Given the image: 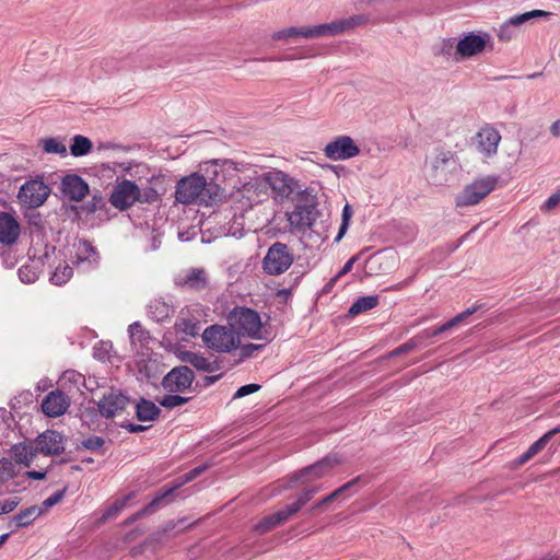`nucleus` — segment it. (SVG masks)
Listing matches in <instances>:
<instances>
[{
    "label": "nucleus",
    "instance_id": "c03bdc74",
    "mask_svg": "<svg viewBox=\"0 0 560 560\" xmlns=\"http://www.w3.org/2000/svg\"><path fill=\"white\" fill-rule=\"evenodd\" d=\"M190 398L191 396L167 395L160 400V404L166 408H175L186 404Z\"/></svg>",
    "mask_w": 560,
    "mask_h": 560
},
{
    "label": "nucleus",
    "instance_id": "3c124183",
    "mask_svg": "<svg viewBox=\"0 0 560 560\" xmlns=\"http://www.w3.org/2000/svg\"><path fill=\"white\" fill-rule=\"evenodd\" d=\"M65 493H66V489L55 492L54 494H51L50 497H48L47 499L44 500L40 508H43L44 512L47 511L48 509L58 504L63 499Z\"/></svg>",
    "mask_w": 560,
    "mask_h": 560
},
{
    "label": "nucleus",
    "instance_id": "2f4dec72",
    "mask_svg": "<svg viewBox=\"0 0 560 560\" xmlns=\"http://www.w3.org/2000/svg\"><path fill=\"white\" fill-rule=\"evenodd\" d=\"M128 331L131 345L135 347L139 346L141 349L148 348L151 341V337L149 332L142 328L139 322L131 324L128 328Z\"/></svg>",
    "mask_w": 560,
    "mask_h": 560
},
{
    "label": "nucleus",
    "instance_id": "f03ea898",
    "mask_svg": "<svg viewBox=\"0 0 560 560\" xmlns=\"http://www.w3.org/2000/svg\"><path fill=\"white\" fill-rule=\"evenodd\" d=\"M353 25L351 20L334 21L330 23L318 24L314 26H292L278 32L271 36L273 40H287L291 37L315 38L323 36H334L342 33Z\"/></svg>",
    "mask_w": 560,
    "mask_h": 560
},
{
    "label": "nucleus",
    "instance_id": "dca6fc26",
    "mask_svg": "<svg viewBox=\"0 0 560 560\" xmlns=\"http://www.w3.org/2000/svg\"><path fill=\"white\" fill-rule=\"evenodd\" d=\"M474 140L477 151L483 158H493L498 153L501 135L493 126L486 125L479 129Z\"/></svg>",
    "mask_w": 560,
    "mask_h": 560
},
{
    "label": "nucleus",
    "instance_id": "680f3d73",
    "mask_svg": "<svg viewBox=\"0 0 560 560\" xmlns=\"http://www.w3.org/2000/svg\"><path fill=\"white\" fill-rule=\"evenodd\" d=\"M395 260L394 255H378L370 259L371 264L378 262L380 267L383 265H386V267H389V264Z\"/></svg>",
    "mask_w": 560,
    "mask_h": 560
},
{
    "label": "nucleus",
    "instance_id": "4d7b16f0",
    "mask_svg": "<svg viewBox=\"0 0 560 560\" xmlns=\"http://www.w3.org/2000/svg\"><path fill=\"white\" fill-rule=\"evenodd\" d=\"M355 260H357V257H355V256L351 257V258H350V259L345 264V266L342 267V269H341V270L336 275V277H334V278L330 280L329 285H334L340 277H342V276H345L346 273L350 272V271H351V269H352V267H353V264L355 262Z\"/></svg>",
    "mask_w": 560,
    "mask_h": 560
},
{
    "label": "nucleus",
    "instance_id": "ea45409f",
    "mask_svg": "<svg viewBox=\"0 0 560 560\" xmlns=\"http://www.w3.org/2000/svg\"><path fill=\"white\" fill-rule=\"evenodd\" d=\"M177 328L186 337H195L199 334L200 330V327L197 322L187 318H182L177 323Z\"/></svg>",
    "mask_w": 560,
    "mask_h": 560
},
{
    "label": "nucleus",
    "instance_id": "a19ab883",
    "mask_svg": "<svg viewBox=\"0 0 560 560\" xmlns=\"http://www.w3.org/2000/svg\"><path fill=\"white\" fill-rule=\"evenodd\" d=\"M136 365L139 370L136 376L137 381L140 383H152V366H150L144 360L138 361Z\"/></svg>",
    "mask_w": 560,
    "mask_h": 560
},
{
    "label": "nucleus",
    "instance_id": "0e129e2a",
    "mask_svg": "<svg viewBox=\"0 0 560 560\" xmlns=\"http://www.w3.org/2000/svg\"><path fill=\"white\" fill-rule=\"evenodd\" d=\"M550 135L559 139L560 138V119L555 120L549 127Z\"/></svg>",
    "mask_w": 560,
    "mask_h": 560
},
{
    "label": "nucleus",
    "instance_id": "a18cd8bd",
    "mask_svg": "<svg viewBox=\"0 0 560 560\" xmlns=\"http://www.w3.org/2000/svg\"><path fill=\"white\" fill-rule=\"evenodd\" d=\"M351 217H352L351 207L349 205H346L342 210V222L340 224L338 235L336 236L337 242H339L346 234Z\"/></svg>",
    "mask_w": 560,
    "mask_h": 560
},
{
    "label": "nucleus",
    "instance_id": "473e14b6",
    "mask_svg": "<svg viewBox=\"0 0 560 560\" xmlns=\"http://www.w3.org/2000/svg\"><path fill=\"white\" fill-rule=\"evenodd\" d=\"M39 143L44 152L47 154H58L61 158H65L68 154L66 142L60 138H43L40 139Z\"/></svg>",
    "mask_w": 560,
    "mask_h": 560
},
{
    "label": "nucleus",
    "instance_id": "72a5a7b5",
    "mask_svg": "<svg viewBox=\"0 0 560 560\" xmlns=\"http://www.w3.org/2000/svg\"><path fill=\"white\" fill-rule=\"evenodd\" d=\"M44 513L43 508L37 505L30 506L27 509L21 510L14 517L18 527H25L32 524L37 517H39Z\"/></svg>",
    "mask_w": 560,
    "mask_h": 560
},
{
    "label": "nucleus",
    "instance_id": "39448f33",
    "mask_svg": "<svg viewBox=\"0 0 560 560\" xmlns=\"http://www.w3.org/2000/svg\"><path fill=\"white\" fill-rule=\"evenodd\" d=\"M229 324L236 335L253 339L261 338V319L257 312L247 307H236L229 315Z\"/></svg>",
    "mask_w": 560,
    "mask_h": 560
},
{
    "label": "nucleus",
    "instance_id": "6e6d98bb",
    "mask_svg": "<svg viewBox=\"0 0 560 560\" xmlns=\"http://www.w3.org/2000/svg\"><path fill=\"white\" fill-rule=\"evenodd\" d=\"M560 203V191H557L549 196V198L541 206V211L549 212Z\"/></svg>",
    "mask_w": 560,
    "mask_h": 560
},
{
    "label": "nucleus",
    "instance_id": "4be33fe9",
    "mask_svg": "<svg viewBox=\"0 0 560 560\" xmlns=\"http://www.w3.org/2000/svg\"><path fill=\"white\" fill-rule=\"evenodd\" d=\"M21 228L18 220L8 212H0V243L14 244L20 236Z\"/></svg>",
    "mask_w": 560,
    "mask_h": 560
},
{
    "label": "nucleus",
    "instance_id": "f3484780",
    "mask_svg": "<svg viewBox=\"0 0 560 560\" xmlns=\"http://www.w3.org/2000/svg\"><path fill=\"white\" fill-rule=\"evenodd\" d=\"M550 15L549 12L544 10H533L528 11L518 15H514L511 19H509L503 25H501L499 32H498V38L500 42H511L512 39L516 38L518 35L517 27L523 25L524 23L535 19V18H541V16H548Z\"/></svg>",
    "mask_w": 560,
    "mask_h": 560
},
{
    "label": "nucleus",
    "instance_id": "774afa93",
    "mask_svg": "<svg viewBox=\"0 0 560 560\" xmlns=\"http://www.w3.org/2000/svg\"><path fill=\"white\" fill-rule=\"evenodd\" d=\"M326 504H328L327 502H324V498L319 501H317L311 509H310V513H313L314 511L316 510H319L322 508H324Z\"/></svg>",
    "mask_w": 560,
    "mask_h": 560
},
{
    "label": "nucleus",
    "instance_id": "9d476101",
    "mask_svg": "<svg viewBox=\"0 0 560 560\" xmlns=\"http://www.w3.org/2000/svg\"><path fill=\"white\" fill-rule=\"evenodd\" d=\"M293 262V255L283 243L272 244L264 260L262 268L268 275L278 276L285 272Z\"/></svg>",
    "mask_w": 560,
    "mask_h": 560
},
{
    "label": "nucleus",
    "instance_id": "c756f323",
    "mask_svg": "<svg viewBox=\"0 0 560 560\" xmlns=\"http://www.w3.org/2000/svg\"><path fill=\"white\" fill-rule=\"evenodd\" d=\"M93 357L101 362H109L112 364L120 361L110 341H98L95 343L93 347Z\"/></svg>",
    "mask_w": 560,
    "mask_h": 560
},
{
    "label": "nucleus",
    "instance_id": "f704fd0d",
    "mask_svg": "<svg viewBox=\"0 0 560 560\" xmlns=\"http://www.w3.org/2000/svg\"><path fill=\"white\" fill-rule=\"evenodd\" d=\"M92 141L88 137L77 135L72 138V143L70 144V153L75 158L84 156L92 151Z\"/></svg>",
    "mask_w": 560,
    "mask_h": 560
},
{
    "label": "nucleus",
    "instance_id": "7c9ffc66",
    "mask_svg": "<svg viewBox=\"0 0 560 560\" xmlns=\"http://www.w3.org/2000/svg\"><path fill=\"white\" fill-rule=\"evenodd\" d=\"M74 248L77 264H95L97 261V253L89 242L79 241L77 244H74Z\"/></svg>",
    "mask_w": 560,
    "mask_h": 560
},
{
    "label": "nucleus",
    "instance_id": "cd10ccee",
    "mask_svg": "<svg viewBox=\"0 0 560 560\" xmlns=\"http://www.w3.org/2000/svg\"><path fill=\"white\" fill-rule=\"evenodd\" d=\"M11 454L15 463L28 467L34 460L37 454V450L36 446L33 447L32 445H27L25 443H18L12 446Z\"/></svg>",
    "mask_w": 560,
    "mask_h": 560
},
{
    "label": "nucleus",
    "instance_id": "2eb2a0df",
    "mask_svg": "<svg viewBox=\"0 0 560 560\" xmlns=\"http://www.w3.org/2000/svg\"><path fill=\"white\" fill-rule=\"evenodd\" d=\"M137 199H139V186L129 179H124L114 186L109 202L122 211L133 206Z\"/></svg>",
    "mask_w": 560,
    "mask_h": 560
},
{
    "label": "nucleus",
    "instance_id": "f257e3e1",
    "mask_svg": "<svg viewBox=\"0 0 560 560\" xmlns=\"http://www.w3.org/2000/svg\"><path fill=\"white\" fill-rule=\"evenodd\" d=\"M220 197L219 185L207 183L205 176L199 173H191L176 184L175 200L182 205L208 206Z\"/></svg>",
    "mask_w": 560,
    "mask_h": 560
},
{
    "label": "nucleus",
    "instance_id": "a878e982",
    "mask_svg": "<svg viewBox=\"0 0 560 560\" xmlns=\"http://www.w3.org/2000/svg\"><path fill=\"white\" fill-rule=\"evenodd\" d=\"M558 433H560V424L545 433L540 439L533 443L528 450L516 459L517 465L527 463L547 445L553 435Z\"/></svg>",
    "mask_w": 560,
    "mask_h": 560
},
{
    "label": "nucleus",
    "instance_id": "c85d7f7f",
    "mask_svg": "<svg viewBox=\"0 0 560 560\" xmlns=\"http://www.w3.org/2000/svg\"><path fill=\"white\" fill-rule=\"evenodd\" d=\"M475 311H476L475 307L467 308L466 311L459 313L458 315H456L455 317H453L448 322L444 323L443 325H441V326H439L436 328L425 329L422 332V336L427 337V338H431V337L438 336L439 334L447 331V330L456 327L458 324H460L465 318H467L469 315L475 313Z\"/></svg>",
    "mask_w": 560,
    "mask_h": 560
},
{
    "label": "nucleus",
    "instance_id": "de8ad7c7",
    "mask_svg": "<svg viewBox=\"0 0 560 560\" xmlns=\"http://www.w3.org/2000/svg\"><path fill=\"white\" fill-rule=\"evenodd\" d=\"M159 199V192L153 187L139 188V199L137 202H154Z\"/></svg>",
    "mask_w": 560,
    "mask_h": 560
},
{
    "label": "nucleus",
    "instance_id": "603ef678",
    "mask_svg": "<svg viewBox=\"0 0 560 560\" xmlns=\"http://www.w3.org/2000/svg\"><path fill=\"white\" fill-rule=\"evenodd\" d=\"M104 443L105 441L101 436H90L82 441L83 447L93 452L101 450Z\"/></svg>",
    "mask_w": 560,
    "mask_h": 560
},
{
    "label": "nucleus",
    "instance_id": "423d86ee",
    "mask_svg": "<svg viewBox=\"0 0 560 560\" xmlns=\"http://www.w3.org/2000/svg\"><path fill=\"white\" fill-rule=\"evenodd\" d=\"M231 197L237 205L238 210L246 211L252 209L255 205L262 202L268 197V191L265 189V184L259 175L253 180L235 188Z\"/></svg>",
    "mask_w": 560,
    "mask_h": 560
},
{
    "label": "nucleus",
    "instance_id": "4c0bfd02",
    "mask_svg": "<svg viewBox=\"0 0 560 560\" xmlns=\"http://www.w3.org/2000/svg\"><path fill=\"white\" fill-rule=\"evenodd\" d=\"M72 268L68 264H60L56 267L55 271L51 275L50 280L57 284L61 285L66 283L72 277Z\"/></svg>",
    "mask_w": 560,
    "mask_h": 560
},
{
    "label": "nucleus",
    "instance_id": "ddd939ff",
    "mask_svg": "<svg viewBox=\"0 0 560 560\" xmlns=\"http://www.w3.org/2000/svg\"><path fill=\"white\" fill-rule=\"evenodd\" d=\"M324 154L331 161H345L360 154V148L350 136H338L324 148Z\"/></svg>",
    "mask_w": 560,
    "mask_h": 560
},
{
    "label": "nucleus",
    "instance_id": "e2e57ef3",
    "mask_svg": "<svg viewBox=\"0 0 560 560\" xmlns=\"http://www.w3.org/2000/svg\"><path fill=\"white\" fill-rule=\"evenodd\" d=\"M260 387H238L237 392L234 394L233 398H242L246 395H249L256 390H258Z\"/></svg>",
    "mask_w": 560,
    "mask_h": 560
},
{
    "label": "nucleus",
    "instance_id": "bf43d9fd",
    "mask_svg": "<svg viewBox=\"0 0 560 560\" xmlns=\"http://www.w3.org/2000/svg\"><path fill=\"white\" fill-rule=\"evenodd\" d=\"M190 525H186V520L185 518H179L178 521H170L165 524L163 530L164 533H167L170 530H173L175 528H179V530H184L186 529L187 527H189Z\"/></svg>",
    "mask_w": 560,
    "mask_h": 560
},
{
    "label": "nucleus",
    "instance_id": "c9c22d12",
    "mask_svg": "<svg viewBox=\"0 0 560 560\" xmlns=\"http://www.w3.org/2000/svg\"><path fill=\"white\" fill-rule=\"evenodd\" d=\"M378 304V298L376 295H368L359 298L349 308V314L355 316L363 312L374 308Z\"/></svg>",
    "mask_w": 560,
    "mask_h": 560
},
{
    "label": "nucleus",
    "instance_id": "6e6552de",
    "mask_svg": "<svg viewBox=\"0 0 560 560\" xmlns=\"http://www.w3.org/2000/svg\"><path fill=\"white\" fill-rule=\"evenodd\" d=\"M457 162L450 151H439L429 162L428 178L432 185L442 186L450 182Z\"/></svg>",
    "mask_w": 560,
    "mask_h": 560
},
{
    "label": "nucleus",
    "instance_id": "69168bd1",
    "mask_svg": "<svg viewBox=\"0 0 560 560\" xmlns=\"http://www.w3.org/2000/svg\"><path fill=\"white\" fill-rule=\"evenodd\" d=\"M27 476H28L31 479H35V480H43V479H45V477H46V471H36V470H32V471H27Z\"/></svg>",
    "mask_w": 560,
    "mask_h": 560
},
{
    "label": "nucleus",
    "instance_id": "4468645a",
    "mask_svg": "<svg viewBox=\"0 0 560 560\" xmlns=\"http://www.w3.org/2000/svg\"><path fill=\"white\" fill-rule=\"evenodd\" d=\"M260 177L265 184V189L268 191V187H270L280 198H288L299 188L292 177L279 170L268 171L261 174Z\"/></svg>",
    "mask_w": 560,
    "mask_h": 560
},
{
    "label": "nucleus",
    "instance_id": "8fccbe9b",
    "mask_svg": "<svg viewBox=\"0 0 560 560\" xmlns=\"http://www.w3.org/2000/svg\"><path fill=\"white\" fill-rule=\"evenodd\" d=\"M277 526H278V524L276 523V520L273 518V515L271 514V515L262 518L260 522H258L255 525V529L258 533L264 534V533L271 530L272 528H275Z\"/></svg>",
    "mask_w": 560,
    "mask_h": 560
},
{
    "label": "nucleus",
    "instance_id": "338daca9",
    "mask_svg": "<svg viewBox=\"0 0 560 560\" xmlns=\"http://www.w3.org/2000/svg\"><path fill=\"white\" fill-rule=\"evenodd\" d=\"M261 346L260 345H248L246 347L243 348V352L246 354V355H249L252 353L253 350H256V349H260Z\"/></svg>",
    "mask_w": 560,
    "mask_h": 560
},
{
    "label": "nucleus",
    "instance_id": "5701e85b",
    "mask_svg": "<svg viewBox=\"0 0 560 560\" xmlns=\"http://www.w3.org/2000/svg\"><path fill=\"white\" fill-rule=\"evenodd\" d=\"M205 470H206V466H199V467H196V468L191 469L190 471L186 472L184 476L180 477L182 480L177 485H175L174 487L168 488L166 490H163V492L160 495H158L149 505H147L143 509V513L147 514V513L154 512L155 509L160 505V503L162 502L163 499H165L166 497L171 495L175 491V489H177L180 486H183V485L194 480L195 478H197Z\"/></svg>",
    "mask_w": 560,
    "mask_h": 560
},
{
    "label": "nucleus",
    "instance_id": "aec40b11",
    "mask_svg": "<svg viewBox=\"0 0 560 560\" xmlns=\"http://www.w3.org/2000/svg\"><path fill=\"white\" fill-rule=\"evenodd\" d=\"M61 191L73 201H81L89 194L86 182L75 174L66 175L61 180Z\"/></svg>",
    "mask_w": 560,
    "mask_h": 560
},
{
    "label": "nucleus",
    "instance_id": "e433bc0d",
    "mask_svg": "<svg viewBox=\"0 0 560 560\" xmlns=\"http://www.w3.org/2000/svg\"><path fill=\"white\" fill-rule=\"evenodd\" d=\"M186 284L194 289L205 288L207 284V273L203 269H192L186 277Z\"/></svg>",
    "mask_w": 560,
    "mask_h": 560
},
{
    "label": "nucleus",
    "instance_id": "5fc2aeb1",
    "mask_svg": "<svg viewBox=\"0 0 560 560\" xmlns=\"http://www.w3.org/2000/svg\"><path fill=\"white\" fill-rule=\"evenodd\" d=\"M20 501L18 498H9L3 501H0V514H8L12 512L18 505Z\"/></svg>",
    "mask_w": 560,
    "mask_h": 560
},
{
    "label": "nucleus",
    "instance_id": "412c9836",
    "mask_svg": "<svg viewBox=\"0 0 560 560\" xmlns=\"http://www.w3.org/2000/svg\"><path fill=\"white\" fill-rule=\"evenodd\" d=\"M317 492L318 488H307L306 490H302L295 502L285 505L283 509L272 514L276 523L280 525L290 516L296 514Z\"/></svg>",
    "mask_w": 560,
    "mask_h": 560
},
{
    "label": "nucleus",
    "instance_id": "864d4df0",
    "mask_svg": "<svg viewBox=\"0 0 560 560\" xmlns=\"http://www.w3.org/2000/svg\"><path fill=\"white\" fill-rule=\"evenodd\" d=\"M416 347H417V342H416V340L411 339V340L407 341L406 343L401 345L400 347L396 348L395 350H393V351L388 354V358L394 359V358H396V357L402 355V354H405V353L410 352V351H411V350H413Z\"/></svg>",
    "mask_w": 560,
    "mask_h": 560
},
{
    "label": "nucleus",
    "instance_id": "b1692460",
    "mask_svg": "<svg viewBox=\"0 0 560 560\" xmlns=\"http://www.w3.org/2000/svg\"><path fill=\"white\" fill-rule=\"evenodd\" d=\"M290 228L296 231H305L313 224L312 210L306 206H296L293 211L287 213Z\"/></svg>",
    "mask_w": 560,
    "mask_h": 560
},
{
    "label": "nucleus",
    "instance_id": "7ed1b4c3",
    "mask_svg": "<svg viewBox=\"0 0 560 560\" xmlns=\"http://www.w3.org/2000/svg\"><path fill=\"white\" fill-rule=\"evenodd\" d=\"M341 458L336 454L328 455L295 474L293 480L302 486L303 490H306L307 488H318L319 491L320 487L316 486L315 482L329 476L330 472L341 464Z\"/></svg>",
    "mask_w": 560,
    "mask_h": 560
},
{
    "label": "nucleus",
    "instance_id": "bb28decb",
    "mask_svg": "<svg viewBox=\"0 0 560 560\" xmlns=\"http://www.w3.org/2000/svg\"><path fill=\"white\" fill-rule=\"evenodd\" d=\"M194 373L188 366L174 368L163 380V385H191Z\"/></svg>",
    "mask_w": 560,
    "mask_h": 560
},
{
    "label": "nucleus",
    "instance_id": "58836bf2",
    "mask_svg": "<svg viewBox=\"0 0 560 560\" xmlns=\"http://www.w3.org/2000/svg\"><path fill=\"white\" fill-rule=\"evenodd\" d=\"M85 376L74 370H68L59 377L57 385H85Z\"/></svg>",
    "mask_w": 560,
    "mask_h": 560
},
{
    "label": "nucleus",
    "instance_id": "20e7f679",
    "mask_svg": "<svg viewBox=\"0 0 560 560\" xmlns=\"http://www.w3.org/2000/svg\"><path fill=\"white\" fill-rule=\"evenodd\" d=\"M497 185L498 177L494 175L476 178L471 183L467 184L456 196L455 203L457 207H470L478 205L495 189Z\"/></svg>",
    "mask_w": 560,
    "mask_h": 560
},
{
    "label": "nucleus",
    "instance_id": "052dcab7",
    "mask_svg": "<svg viewBox=\"0 0 560 560\" xmlns=\"http://www.w3.org/2000/svg\"><path fill=\"white\" fill-rule=\"evenodd\" d=\"M189 361L198 370L206 371L209 368V362L207 361V359H205L203 357H200L198 354H190Z\"/></svg>",
    "mask_w": 560,
    "mask_h": 560
},
{
    "label": "nucleus",
    "instance_id": "f8f14e48",
    "mask_svg": "<svg viewBox=\"0 0 560 560\" xmlns=\"http://www.w3.org/2000/svg\"><path fill=\"white\" fill-rule=\"evenodd\" d=\"M130 397L120 389L110 387V390L98 400V412L103 418L110 419L121 415L130 405Z\"/></svg>",
    "mask_w": 560,
    "mask_h": 560
},
{
    "label": "nucleus",
    "instance_id": "6ab92c4d",
    "mask_svg": "<svg viewBox=\"0 0 560 560\" xmlns=\"http://www.w3.org/2000/svg\"><path fill=\"white\" fill-rule=\"evenodd\" d=\"M37 453L44 455H59L63 453V436L54 430H47L36 439Z\"/></svg>",
    "mask_w": 560,
    "mask_h": 560
},
{
    "label": "nucleus",
    "instance_id": "9b49d317",
    "mask_svg": "<svg viewBox=\"0 0 560 560\" xmlns=\"http://www.w3.org/2000/svg\"><path fill=\"white\" fill-rule=\"evenodd\" d=\"M490 43V35L487 33H468L456 44L455 56L458 60L469 59L481 55Z\"/></svg>",
    "mask_w": 560,
    "mask_h": 560
},
{
    "label": "nucleus",
    "instance_id": "393cba45",
    "mask_svg": "<svg viewBox=\"0 0 560 560\" xmlns=\"http://www.w3.org/2000/svg\"><path fill=\"white\" fill-rule=\"evenodd\" d=\"M136 417L141 422H154L159 419L161 409L151 400L141 398L135 405Z\"/></svg>",
    "mask_w": 560,
    "mask_h": 560
},
{
    "label": "nucleus",
    "instance_id": "13d9d810",
    "mask_svg": "<svg viewBox=\"0 0 560 560\" xmlns=\"http://www.w3.org/2000/svg\"><path fill=\"white\" fill-rule=\"evenodd\" d=\"M120 428L127 430L130 433H140L150 428V425L136 424L130 421H124L120 423Z\"/></svg>",
    "mask_w": 560,
    "mask_h": 560
},
{
    "label": "nucleus",
    "instance_id": "1a4fd4ad",
    "mask_svg": "<svg viewBox=\"0 0 560 560\" xmlns=\"http://www.w3.org/2000/svg\"><path fill=\"white\" fill-rule=\"evenodd\" d=\"M205 343L217 351L229 352L240 345V336L233 329L223 326H211L202 334Z\"/></svg>",
    "mask_w": 560,
    "mask_h": 560
},
{
    "label": "nucleus",
    "instance_id": "0eeeda50",
    "mask_svg": "<svg viewBox=\"0 0 560 560\" xmlns=\"http://www.w3.org/2000/svg\"><path fill=\"white\" fill-rule=\"evenodd\" d=\"M50 187L44 178L37 176L26 180L18 191V202L26 209H36L43 206L50 195Z\"/></svg>",
    "mask_w": 560,
    "mask_h": 560
},
{
    "label": "nucleus",
    "instance_id": "49530a36",
    "mask_svg": "<svg viewBox=\"0 0 560 560\" xmlns=\"http://www.w3.org/2000/svg\"><path fill=\"white\" fill-rule=\"evenodd\" d=\"M358 481V478L342 485L335 491H332L330 494L326 495L324 498V502L330 503L337 499H339L346 491L350 490Z\"/></svg>",
    "mask_w": 560,
    "mask_h": 560
},
{
    "label": "nucleus",
    "instance_id": "09e8293b",
    "mask_svg": "<svg viewBox=\"0 0 560 560\" xmlns=\"http://www.w3.org/2000/svg\"><path fill=\"white\" fill-rule=\"evenodd\" d=\"M37 277L36 270L31 266L24 265L19 269V278L24 283H33Z\"/></svg>",
    "mask_w": 560,
    "mask_h": 560
},
{
    "label": "nucleus",
    "instance_id": "a211bd4d",
    "mask_svg": "<svg viewBox=\"0 0 560 560\" xmlns=\"http://www.w3.org/2000/svg\"><path fill=\"white\" fill-rule=\"evenodd\" d=\"M70 407V398L61 389L50 392L42 401L43 412L50 418L63 415Z\"/></svg>",
    "mask_w": 560,
    "mask_h": 560
},
{
    "label": "nucleus",
    "instance_id": "37998d69",
    "mask_svg": "<svg viewBox=\"0 0 560 560\" xmlns=\"http://www.w3.org/2000/svg\"><path fill=\"white\" fill-rule=\"evenodd\" d=\"M132 497V494H128L125 498L116 500L104 513L103 517L105 520L113 518L117 516L126 506L128 500Z\"/></svg>",
    "mask_w": 560,
    "mask_h": 560
},
{
    "label": "nucleus",
    "instance_id": "79ce46f5",
    "mask_svg": "<svg viewBox=\"0 0 560 560\" xmlns=\"http://www.w3.org/2000/svg\"><path fill=\"white\" fill-rule=\"evenodd\" d=\"M16 475L15 465L11 459H0V481H7Z\"/></svg>",
    "mask_w": 560,
    "mask_h": 560
}]
</instances>
